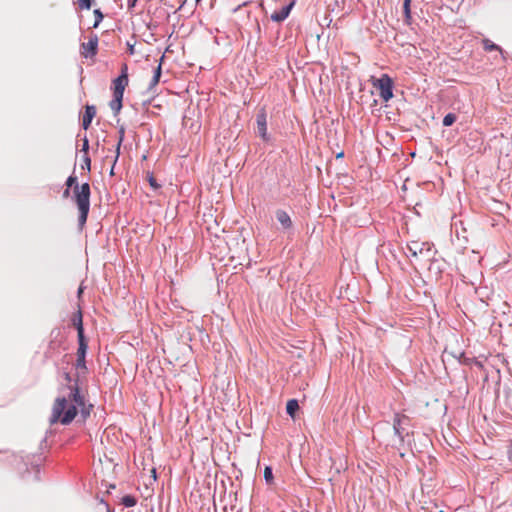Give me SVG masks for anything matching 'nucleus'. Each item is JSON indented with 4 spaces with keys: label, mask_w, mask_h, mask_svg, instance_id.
Instances as JSON below:
<instances>
[{
    "label": "nucleus",
    "mask_w": 512,
    "mask_h": 512,
    "mask_svg": "<svg viewBox=\"0 0 512 512\" xmlns=\"http://www.w3.org/2000/svg\"><path fill=\"white\" fill-rule=\"evenodd\" d=\"M93 405L85 402L84 396L80 394V388L76 381L74 385L68 387L66 392L59 395L51 408L49 422L51 425L60 423L62 425L70 424L80 413L85 421L92 411Z\"/></svg>",
    "instance_id": "obj_1"
},
{
    "label": "nucleus",
    "mask_w": 512,
    "mask_h": 512,
    "mask_svg": "<svg viewBox=\"0 0 512 512\" xmlns=\"http://www.w3.org/2000/svg\"><path fill=\"white\" fill-rule=\"evenodd\" d=\"M77 177L71 175L66 180V186L68 188H73L74 201L79 211L78 222L79 226L82 229L88 218L89 210H90V185L88 183H83L82 185H78Z\"/></svg>",
    "instance_id": "obj_2"
},
{
    "label": "nucleus",
    "mask_w": 512,
    "mask_h": 512,
    "mask_svg": "<svg viewBox=\"0 0 512 512\" xmlns=\"http://www.w3.org/2000/svg\"><path fill=\"white\" fill-rule=\"evenodd\" d=\"M432 244L429 242H420L418 240H413L407 244V249L409 252L408 257L410 259H414L416 261H426L430 260L434 255Z\"/></svg>",
    "instance_id": "obj_3"
},
{
    "label": "nucleus",
    "mask_w": 512,
    "mask_h": 512,
    "mask_svg": "<svg viewBox=\"0 0 512 512\" xmlns=\"http://www.w3.org/2000/svg\"><path fill=\"white\" fill-rule=\"evenodd\" d=\"M372 85L378 90L384 102H388L393 97V81L387 74H383L380 78H372Z\"/></svg>",
    "instance_id": "obj_4"
},
{
    "label": "nucleus",
    "mask_w": 512,
    "mask_h": 512,
    "mask_svg": "<svg viewBox=\"0 0 512 512\" xmlns=\"http://www.w3.org/2000/svg\"><path fill=\"white\" fill-rule=\"evenodd\" d=\"M88 349V342L87 339H79L78 340V349L76 352V363L75 368L77 370L78 376L80 374H86L87 367H86V353Z\"/></svg>",
    "instance_id": "obj_5"
},
{
    "label": "nucleus",
    "mask_w": 512,
    "mask_h": 512,
    "mask_svg": "<svg viewBox=\"0 0 512 512\" xmlns=\"http://www.w3.org/2000/svg\"><path fill=\"white\" fill-rule=\"evenodd\" d=\"M410 423V418L402 413H396L393 420V429L394 433L400 438L401 441L404 440V431L406 426Z\"/></svg>",
    "instance_id": "obj_6"
},
{
    "label": "nucleus",
    "mask_w": 512,
    "mask_h": 512,
    "mask_svg": "<svg viewBox=\"0 0 512 512\" xmlns=\"http://www.w3.org/2000/svg\"><path fill=\"white\" fill-rule=\"evenodd\" d=\"M257 124V132L258 135L264 140L268 141V133H267V113L265 108H261L256 117Z\"/></svg>",
    "instance_id": "obj_7"
},
{
    "label": "nucleus",
    "mask_w": 512,
    "mask_h": 512,
    "mask_svg": "<svg viewBox=\"0 0 512 512\" xmlns=\"http://www.w3.org/2000/svg\"><path fill=\"white\" fill-rule=\"evenodd\" d=\"M98 48V37L97 35H92L88 42H84L81 44V55L85 58L93 57L97 54Z\"/></svg>",
    "instance_id": "obj_8"
},
{
    "label": "nucleus",
    "mask_w": 512,
    "mask_h": 512,
    "mask_svg": "<svg viewBox=\"0 0 512 512\" xmlns=\"http://www.w3.org/2000/svg\"><path fill=\"white\" fill-rule=\"evenodd\" d=\"M128 85V78H125V76H118L113 81V96H121L124 95V90L126 86Z\"/></svg>",
    "instance_id": "obj_9"
},
{
    "label": "nucleus",
    "mask_w": 512,
    "mask_h": 512,
    "mask_svg": "<svg viewBox=\"0 0 512 512\" xmlns=\"http://www.w3.org/2000/svg\"><path fill=\"white\" fill-rule=\"evenodd\" d=\"M71 322L73 326L77 330V336L79 339H86L84 336V328H83V320H82V313L80 310H78L76 313L73 314L71 318Z\"/></svg>",
    "instance_id": "obj_10"
},
{
    "label": "nucleus",
    "mask_w": 512,
    "mask_h": 512,
    "mask_svg": "<svg viewBox=\"0 0 512 512\" xmlns=\"http://www.w3.org/2000/svg\"><path fill=\"white\" fill-rule=\"evenodd\" d=\"M293 4L294 3L292 2L289 5L282 7L280 11L272 13L271 20L274 22L284 21L289 16Z\"/></svg>",
    "instance_id": "obj_11"
},
{
    "label": "nucleus",
    "mask_w": 512,
    "mask_h": 512,
    "mask_svg": "<svg viewBox=\"0 0 512 512\" xmlns=\"http://www.w3.org/2000/svg\"><path fill=\"white\" fill-rule=\"evenodd\" d=\"M96 115V108L92 105H87L85 107V113L82 119V126L85 130H87Z\"/></svg>",
    "instance_id": "obj_12"
},
{
    "label": "nucleus",
    "mask_w": 512,
    "mask_h": 512,
    "mask_svg": "<svg viewBox=\"0 0 512 512\" xmlns=\"http://www.w3.org/2000/svg\"><path fill=\"white\" fill-rule=\"evenodd\" d=\"M275 216L284 229H290L292 227V220L287 212L277 210Z\"/></svg>",
    "instance_id": "obj_13"
},
{
    "label": "nucleus",
    "mask_w": 512,
    "mask_h": 512,
    "mask_svg": "<svg viewBox=\"0 0 512 512\" xmlns=\"http://www.w3.org/2000/svg\"><path fill=\"white\" fill-rule=\"evenodd\" d=\"M298 409H299V404H298L297 400L291 399L287 402L286 411H287L288 415L291 416L293 419L295 418V414L298 411Z\"/></svg>",
    "instance_id": "obj_14"
},
{
    "label": "nucleus",
    "mask_w": 512,
    "mask_h": 512,
    "mask_svg": "<svg viewBox=\"0 0 512 512\" xmlns=\"http://www.w3.org/2000/svg\"><path fill=\"white\" fill-rule=\"evenodd\" d=\"M123 97L114 96L113 100L110 102V108L115 114H118L122 108Z\"/></svg>",
    "instance_id": "obj_15"
},
{
    "label": "nucleus",
    "mask_w": 512,
    "mask_h": 512,
    "mask_svg": "<svg viewBox=\"0 0 512 512\" xmlns=\"http://www.w3.org/2000/svg\"><path fill=\"white\" fill-rule=\"evenodd\" d=\"M161 74H162L161 63H159L158 66L154 69V75L149 84L150 88L155 87L159 83Z\"/></svg>",
    "instance_id": "obj_16"
},
{
    "label": "nucleus",
    "mask_w": 512,
    "mask_h": 512,
    "mask_svg": "<svg viewBox=\"0 0 512 512\" xmlns=\"http://www.w3.org/2000/svg\"><path fill=\"white\" fill-rule=\"evenodd\" d=\"M121 503L125 506V507H133L136 505L137 501H136V498L132 495H125L124 497H122L121 499Z\"/></svg>",
    "instance_id": "obj_17"
},
{
    "label": "nucleus",
    "mask_w": 512,
    "mask_h": 512,
    "mask_svg": "<svg viewBox=\"0 0 512 512\" xmlns=\"http://www.w3.org/2000/svg\"><path fill=\"white\" fill-rule=\"evenodd\" d=\"M123 134L124 132L121 131V136H120V139H119V142L117 144V147H116V155H115V158H114V161H113V165H112V168L110 170V174L113 175L114 174V166L119 158V154H120V147H121V143L123 141Z\"/></svg>",
    "instance_id": "obj_18"
},
{
    "label": "nucleus",
    "mask_w": 512,
    "mask_h": 512,
    "mask_svg": "<svg viewBox=\"0 0 512 512\" xmlns=\"http://www.w3.org/2000/svg\"><path fill=\"white\" fill-rule=\"evenodd\" d=\"M483 47L486 51H493V50L501 51V48L498 45L491 42L489 39L483 40Z\"/></svg>",
    "instance_id": "obj_19"
},
{
    "label": "nucleus",
    "mask_w": 512,
    "mask_h": 512,
    "mask_svg": "<svg viewBox=\"0 0 512 512\" xmlns=\"http://www.w3.org/2000/svg\"><path fill=\"white\" fill-rule=\"evenodd\" d=\"M457 117L455 114L453 113H448L444 118H443V125L448 127V126H451L452 124L455 123Z\"/></svg>",
    "instance_id": "obj_20"
},
{
    "label": "nucleus",
    "mask_w": 512,
    "mask_h": 512,
    "mask_svg": "<svg viewBox=\"0 0 512 512\" xmlns=\"http://www.w3.org/2000/svg\"><path fill=\"white\" fill-rule=\"evenodd\" d=\"M264 478L267 483L271 484L273 482V473L272 469L269 466H266L264 469Z\"/></svg>",
    "instance_id": "obj_21"
},
{
    "label": "nucleus",
    "mask_w": 512,
    "mask_h": 512,
    "mask_svg": "<svg viewBox=\"0 0 512 512\" xmlns=\"http://www.w3.org/2000/svg\"><path fill=\"white\" fill-rule=\"evenodd\" d=\"M94 15H95L96 20H95V23H94L93 27L96 28L98 26V24L102 21L103 14L101 13L100 10L96 9L94 11Z\"/></svg>",
    "instance_id": "obj_22"
},
{
    "label": "nucleus",
    "mask_w": 512,
    "mask_h": 512,
    "mask_svg": "<svg viewBox=\"0 0 512 512\" xmlns=\"http://www.w3.org/2000/svg\"><path fill=\"white\" fill-rule=\"evenodd\" d=\"M147 178H148L150 186L153 189L156 190V189H158L160 187V185L156 182V179L154 178V176L152 174H148Z\"/></svg>",
    "instance_id": "obj_23"
},
{
    "label": "nucleus",
    "mask_w": 512,
    "mask_h": 512,
    "mask_svg": "<svg viewBox=\"0 0 512 512\" xmlns=\"http://www.w3.org/2000/svg\"><path fill=\"white\" fill-rule=\"evenodd\" d=\"M79 6L81 9H90L92 5V0H78Z\"/></svg>",
    "instance_id": "obj_24"
},
{
    "label": "nucleus",
    "mask_w": 512,
    "mask_h": 512,
    "mask_svg": "<svg viewBox=\"0 0 512 512\" xmlns=\"http://www.w3.org/2000/svg\"><path fill=\"white\" fill-rule=\"evenodd\" d=\"M83 162H84V165H82V168H86L88 172H90L91 170V159L88 155H85L84 156V159H83Z\"/></svg>",
    "instance_id": "obj_25"
},
{
    "label": "nucleus",
    "mask_w": 512,
    "mask_h": 512,
    "mask_svg": "<svg viewBox=\"0 0 512 512\" xmlns=\"http://www.w3.org/2000/svg\"><path fill=\"white\" fill-rule=\"evenodd\" d=\"M506 405L512 410V390H509L506 394Z\"/></svg>",
    "instance_id": "obj_26"
},
{
    "label": "nucleus",
    "mask_w": 512,
    "mask_h": 512,
    "mask_svg": "<svg viewBox=\"0 0 512 512\" xmlns=\"http://www.w3.org/2000/svg\"><path fill=\"white\" fill-rule=\"evenodd\" d=\"M119 76H125V78H128V66L127 64H123L121 67V74Z\"/></svg>",
    "instance_id": "obj_27"
},
{
    "label": "nucleus",
    "mask_w": 512,
    "mask_h": 512,
    "mask_svg": "<svg viewBox=\"0 0 512 512\" xmlns=\"http://www.w3.org/2000/svg\"><path fill=\"white\" fill-rule=\"evenodd\" d=\"M88 149H89V142L88 139L85 138L83 141L82 151L85 153V155H88Z\"/></svg>",
    "instance_id": "obj_28"
},
{
    "label": "nucleus",
    "mask_w": 512,
    "mask_h": 512,
    "mask_svg": "<svg viewBox=\"0 0 512 512\" xmlns=\"http://www.w3.org/2000/svg\"><path fill=\"white\" fill-rule=\"evenodd\" d=\"M410 1H411V0H404V5H403V7H404V11H405V13H406L407 15H409V13H410Z\"/></svg>",
    "instance_id": "obj_29"
},
{
    "label": "nucleus",
    "mask_w": 512,
    "mask_h": 512,
    "mask_svg": "<svg viewBox=\"0 0 512 512\" xmlns=\"http://www.w3.org/2000/svg\"><path fill=\"white\" fill-rule=\"evenodd\" d=\"M65 380L70 383L71 382V376L69 373H65Z\"/></svg>",
    "instance_id": "obj_30"
},
{
    "label": "nucleus",
    "mask_w": 512,
    "mask_h": 512,
    "mask_svg": "<svg viewBox=\"0 0 512 512\" xmlns=\"http://www.w3.org/2000/svg\"><path fill=\"white\" fill-rule=\"evenodd\" d=\"M63 196H64V197H68V196H69V188H68V187H67V188H66V190L64 191Z\"/></svg>",
    "instance_id": "obj_31"
},
{
    "label": "nucleus",
    "mask_w": 512,
    "mask_h": 512,
    "mask_svg": "<svg viewBox=\"0 0 512 512\" xmlns=\"http://www.w3.org/2000/svg\"><path fill=\"white\" fill-rule=\"evenodd\" d=\"M196 2H197V3H199V2H200V0H196Z\"/></svg>",
    "instance_id": "obj_32"
}]
</instances>
